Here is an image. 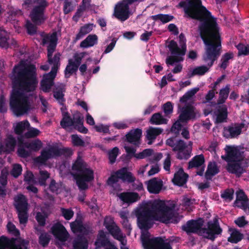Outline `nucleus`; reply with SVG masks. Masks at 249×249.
Listing matches in <instances>:
<instances>
[{"label": "nucleus", "instance_id": "1", "mask_svg": "<svg viewBox=\"0 0 249 249\" xmlns=\"http://www.w3.org/2000/svg\"><path fill=\"white\" fill-rule=\"evenodd\" d=\"M11 77L13 89L10 99V106L17 116L27 113L30 109L28 97L24 93L36 89L37 84L35 65L28 64L23 68L16 65Z\"/></svg>", "mask_w": 249, "mask_h": 249}, {"label": "nucleus", "instance_id": "2", "mask_svg": "<svg viewBox=\"0 0 249 249\" xmlns=\"http://www.w3.org/2000/svg\"><path fill=\"white\" fill-rule=\"evenodd\" d=\"M198 20L200 36L205 45L202 59L212 66L221 53V37L217 19L214 17H188Z\"/></svg>", "mask_w": 249, "mask_h": 249}, {"label": "nucleus", "instance_id": "3", "mask_svg": "<svg viewBox=\"0 0 249 249\" xmlns=\"http://www.w3.org/2000/svg\"><path fill=\"white\" fill-rule=\"evenodd\" d=\"M135 214L142 231L141 239L144 249H156V237L150 238L148 231L156 220V199L142 202L135 209Z\"/></svg>", "mask_w": 249, "mask_h": 249}, {"label": "nucleus", "instance_id": "4", "mask_svg": "<svg viewBox=\"0 0 249 249\" xmlns=\"http://www.w3.org/2000/svg\"><path fill=\"white\" fill-rule=\"evenodd\" d=\"M57 40L56 32H53L50 36H45L42 40L43 45L49 43L47 47L48 62L50 64L53 65L50 72L44 74L40 82L41 89L45 92H50L54 85L53 81L60 66V53H55L53 57V54L56 49Z\"/></svg>", "mask_w": 249, "mask_h": 249}, {"label": "nucleus", "instance_id": "5", "mask_svg": "<svg viewBox=\"0 0 249 249\" xmlns=\"http://www.w3.org/2000/svg\"><path fill=\"white\" fill-rule=\"evenodd\" d=\"M221 158L228 162L227 171L239 177L246 172L249 163L245 159L243 153L237 147L228 146L226 150V155Z\"/></svg>", "mask_w": 249, "mask_h": 249}, {"label": "nucleus", "instance_id": "6", "mask_svg": "<svg viewBox=\"0 0 249 249\" xmlns=\"http://www.w3.org/2000/svg\"><path fill=\"white\" fill-rule=\"evenodd\" d=\"M72 169L77 173L73 175L76 183L80 190H85L88 188L86 182H90L94 179L93 171L87 168V164L80 157H78L72 166Z\"/></svg>", "mask_w": 249, "mask_h": 249}, {"label": "nucleus", "instance_id": "7", "mask_svg": "<svg viewBox=\"0 0 249 249\" xmlns=\"http://www.w3.org/2000/svg\"><path fill=\"white\" fill-rule=\"evenodd\" d=\"M183 217L175 212V206H168L164 201L157 199V221L167 224H178Z\"/></svg>", "mask_w": 249, "mask_h": 249}, {"label": "nucleus", "instance_id": "8", "mask_svg": "<svg viewBox=\"0 0 249 249\" xmlns=\"http://www.w3.org/2000/svg\"><path fill=\"white\" fill-rule=\"evenodd\" d=\"M166 144L172 147L173 151L177 152L176 158L178 159L187 160L191 157L193 144L192 142H189L188 145L183 140L172 137L166 141Z\"/></svg>", "mask_w": 249, "mask_h": 249}, {"label": "nucleus", "instance_id": "9", "mask_svg": "<svg viewBox=\"0 0 249 249\" xmlns=\"http://www.w3.org/2000/svg\"><path fill=\"white\" fill-rule=\"evenodd\" d=\"M177 7L182 8L186 16H212L211 13L202 5L201 0H181Z\"/></svg>", "mask_w": 249, "mask_h": 249}, {"label": "nucleus", "instance_id": "10", "mask_svg": "<svg viewBox=\"0 0 249 249\" xmlns=\"http://www.w3.org/2000/svg\"><path fill=\"white\" fill-rule=\"evenodd\" d=\"M14 238L9 239L5 236L0 237V249H28L29 241L21 240L18 244L15 243Z\"/></svg>", "mask_w": 249, "mask_h": 249}, {"label": "nucleus", "instance_id": "11", "mask_svg": "<svg viewBox=\"0 0 249 249\" xmlns=\"http://www.w3.org/2000/svg\"><path fill=\"white\" fill-rule=\"evenodd\" d=\"M179 43L181 48L178 46L177 42L174 40H171L168 45V48L172 54L178 55H184L186 52V39L183 33H181L178 36Z\"/></svg>", "mask_w": 249, "mask_h": 249}, {"label": "nucleus", "instance_id": "12", "mask_svg": "<svg viewBox=\"0 0 249 249\" xmlns=\"http://www.w3.org/2000/svg\"><path fill=\"white\" fill-rule=\"evenodd\" d=\"M178 107L181 111L178 116L179 120L181 121L182 123H187L190 120L196 119V108L191 104L187 103V105L182 107H181L180 105H178Z\"/></svg>", "mask_w": 249, "mask_h": 249}, {"label": "nucleus", "instance_id": "13", "mask_svg": "<svg viewBox=\"0 0 249 249\" xmlns=\"http://www.w3.org/2000/svg\"><path fill=\"white\" fill-rule=\"evenodd\" d=\"M207 227V228L202 229V233H206L208 235L207 238L211 240H214L216 237L215 235L220 234L222 232L217 218H214L213 222L209 221Z\"/></svg>", "mask_w": 249, "mask_h": 249}, {"label": "nucleus", "instance_id": "14", "mask_svg": "<svg viewBox=\"0 0 249 249\" xmlns=\"http://www.w3.org/2000/svg\"><path fill=\"white\" fill-rule=\"evenodd\" d=\"M58 154L59 147L56 145L51 146L41 151L40 155L36 158V161L44 164L49 159L58 158Z\"/></svg>", "mask_w": 249, "mask_h": 249}, {"label": "nucleus", "instance_id": "15", "mask_svg": "<svg viewBox=\"0 0 249 249\" xmlns=\"http://www.w3.org/2000/svg\"><path fill=\"white\" fill-rule=\"evenodd\" d=\"M204 224V220L202 218H198L196 220H190L186 224L181 227V229L185 231L188 235L191 233H196L198 231L202 233V226Z\"/></svg>", "mask_w": 249, "mask_h": 249}, {"label": "nucleus", "instance_id": "16", "mask_svg": "<svg viewBox=\"0 0 249 249\" xmlns=\"http://www.w3.org/2000/svg\"><path fill=\"white\" fill-rule=\"evenodd\" d=\"M51 232L56 239L61 242L66 241L69 234L65 227L60 222L54 224L51 227Z\"/></svg>", "mask_w": 249, "mask_h": 249}, {"label": "nucleus", "instance_id": "17", "mask_svg": "<svg viewBox=\"0 0 249 249\" xmlns=\"http://www.w3.org/2000/svg\"><path fill=\"white\" fill-rule=\"evenodd\" d=\"M244 125V123H241L235 124L234 126L232 125L225 126L223 128V137L227 139H232L237 137L241 133L242 129Z\"/></svg>", "mask_w": 249, "mask_h": 249}, {"label": "nucleus", "instance_id": "18", "mask_svg": "<svg viewBox=\"0 0 249 249\" xmlns=\"http://www.w3.org/2000/svg\"><path fill=\"white\" fill-rule=\"evenodd\" d=\"M142 136V130L136 128L130 130L125 135V141L130 143L139 146L141 143V138Z\"/></svg>", "mask_w": 249, "mask_h": 249}, {"label": "nucleus", "instance_id": "19", "mask_svg": "<svg viewBox=\"0 0 249 249\" xmlns=\"http://www.w3.org/2000/svg\"><path fill=\"white\" fill-rule=\"evenodd\" d=\"M214 114L216 116L215 123L221 124L226 122L228 119V111L226 105H216Z\"/></svg>", "mask_w": 249, "mask_h": 249}, {"label": "nucleus", "instance_id": "20", "mask_svg": "<svg viewBox=\"0 0 249 249\" xmlns=\"http://www.w3.org/2000/svg\"><path fill=\"white\" fill-rule=\"evenodd\" d=\"M189 175L184 172L183 169L181 167L174 174L172 179L173 183L178 186H183L186 183Z\"/></svg>", "mask_w": 249, "mask_h": 249}, {"label": "nucleus", "instance_id": "21", "mask_svg": "<svg viewBox=\"0 0 249 249\" xmlns=\"http://www.w3.org/2000/svg\"><path fill=\"white\" fill-rule=\"evenodd\" d=\"M13 205L17 211L28 210L27 199L25 196L21 194L14 196Z\"/></svg>", "mask_w": 249, "mask_h": 249}, {"label": "nucleus", "instance_id": "22", "mask_svg": "<svg viewBox=\"0 0 249 249\" xmlns=\"http://www.w3.org/2000/svg\"><path fill=\"white\" fill-rule=\"evenodd\" d=\"M117 173L119 175L120 179L124 182L131 183L136 180L135 177L128 171L127 167H124L119 169L117 171Z\"/></svg>", "mask_w": 249, "mask_h": 249}, {"label": "nucleus", "instance_id": "23", "mask_svg": "<svg viewBox=\"0 0 249 249\" xmlns=\"http://www.w3.org/2000/svg\"><path fill=\"white\" fill-rule=\"evenodd\" d=\"M107 228L114 239L119 241L122 245H125L126 241L124 242V237L118 226L109 225L107 226Z\"/></svg>", "mask_w": 249, "mask_h": 249}, {"label": "nucleus", "instance_id": "24", "mask_svg": "<svg viewBox=\"0 0 249 249\" xmlns=\"http://www.w3.org/2000/svg\"><path fill=\"white\" fill-rule=\"evenodd\" d=\"M119 198L124 203L130 204L137 201L140 197L137 193L124 192L120 194Z\"/></svg>", "mask_w": 249, "mask_h": 249}, {"label": "nucleus", "instance_id": "25", "mask_svg": "<svg viewBox=\"0 0 249 249\" xmlns=\"http://www.w3.org/2000/svg\"><path fill=\"white\" fill-rule=\"evenodd\" d=\"M111 242L107 238L105 232L100 230L97 235V237L95 242V245L96 249H99L101 247H106Z\"/></svg>", "mask_w": 249, "mask_h": 249}, {"label": "nucleus", "instance_id": "26", "mask_svg": "<svg viewBox=\"0 0 249 249\" xmlns=\"http://www.w3.org/2000/svg\"><path fill=\"white\" fill-rule=\"evenodd\" d=\"M219 169L215 162H209L205 173V178L207 180H211L213 176L219 172Z\"/></svg>", "mask_w": 249, "mask_h": 249}, {"label": "nucleus", "instance_id": "27", "mask_svg": "<svg viewBox=\"0 0 249 249\" xmlns=\"http://www.w3.org/2000/svg\"><path fill=\"white\" fill-rule=\"evenodd\" d=\"M37 4L33 8L29 16H43L44 11L48 5V2L46 0H39Z\"/></svg>", "mask_w": 249, "mask_h": 249}, {"label": "nucleus", "instance_id": "28", "mask_svg": "<svg viewBox=\"0 0 249 249\" xmlns=\"http://www.w3.org/2000/svg\"><path fill=\"white\" fill-rule=\"evenodd\" d=\"M205 159L203 155L200 154L194 157L188 163V169L199 168L204 164Z\"/></svg>", "mask_w": 249, "mask_h": 249}, {"label": "nucleus", "instance_id": "29", "mask_svg": "<svg viewBox=\"0 0 249 249\" xmlns=\"http://www.w3.org/2000/svg\"><path fill=\"white\" fill-rule=\"evenodd\" d=\"M70 227L74 233L83 232L87 234L88 232L86 227L83 224L81 218H77L74 221L71 223Z\"/></svg>", "mask_w": 249, "mask_h": 249}, {"label": "nucleus", "instance_id": "30", "mask_svg": "<svg viewBox=\"0 0 249 249\" xmlns=\"http://www.w3.org/2000/svg\"><path fill=\"white\" fill-rule=\"evenodd\" d=\"M230 92V85L227 84L224 88H222L219 92V97L217 100L216 105H224L227 99Z\"/></svg>", "mask_w": 249, "mask_h": 249}, {"label": "nucleus", "instance_id": "31", "mask_svg": "<svg viewBox=\"0 0 249 249\" xmlns=\"http://www.w3.org/2000/svg\"><path fill=\"white\" fill-rule=\"evenodd\" d=\"M234 58V54L231 52L225 53L221 56L220 63L218 66L222 69L225 70L230 64V60H232Z\"/></svg>", "mask_w": 249, "mask_h": 249}, {"label": "nucleus", "instance_id": "32", "mask_svg": "<svg viewBox=\"0 0 249 249\" xmlns=\"http://www.w3.org/2000/svg\"><path fill=\"white\" fill-rule=\"evenodd\" d=\"M98 37L96 35H89L80 43V47L84 48L92 47L97 44Z\"/></svg>", "mask_w": 249, "mask_h": 249}, {"label": "nucleus", "instance_id": "33", "mask_svg": "<svg viewBox=\"0 0 249 249\" xmlns=\"http://www.w3.org/2000/svg\"><path fill=\"white\" fill-rule=\"evenodd\" d=\"M73 249H88L87 240L83 237H79L73 242Z\"/></svg>", "mask_w": 249, "mask_h": 249}, {"label": "nucleus", "instance_id": "34", "mask_svg": "<svg viewBox=\"0 0 249 249\" xmlns=\"http://www.w3.org/2000/svg\"><path fill=\"white\" fill-rule=\"evenodd\" d=\"M36 230L40 232L38 237V242L39 244L43 247L47 246L51 240L50 235L47 232L39 230L37 228H36Z\"/></svg>", "mask_w": 249, "mask_h": 249}, {"label": "nucleus", "instance_id": "35", "mask_svg": "<svg viewBox=\"0 0 249 249\" xmlns=\"http://www.w3.org/2000/svg\"><path fill=\"white\" fill-rule=\"evenodd\" d=\"M199 88H195L187 91L182 97L180 98L179 102L181 103L187 105V101L194 96L199 90Z\"/></svg>", "mask_w": 249, "mask_h": 249}, {"label": "nucleus", "instance_id": "36", "mask_svg": "<svg viewBox=\"0 0 249 249\" xmlns=\"http://www.w3.org/2000/svg\"><path fill=\"white\" fill-rule=\"evenodd\" d=\"M8 39L9 37L8 33L0 27V46L6 49L9 48Z\"/></svg>", "mask_w": 249, "mask_h": 249}, {"label": "nucleus", "instance_id": "37", "mask_svg": "<svg viewBox=\"0 0 249 249\" xmlns=\"http://www.w3.org/2000/svg\"><path fill=\"white\" fill-rule=\"evenodd\" d=\"M42 143L41 141L36 140L31 142H26L24 146L31 151H38L42 147Z\"/></svg>", "mask_w": 249, "mask_h": 249}, {"label": "nucleus", "instance_id": "38", "mask_svg": "<svg viewBox=\"0 0 249 249\" xmlns=\"http://www.w3.org/2000/svg\"><path fill=\"white\" fill-rule=\"evenodd\" d=\"M93 29V24H86L80 28L79 32L76 35L75 40H78L84 36L89 33Z\"/></svg>", "mask_w": 249, "mask_h": 249}, {"label": "nucleus", "instance_id": "39", "mask_svg": "<svg viewBox=\"0 0 249 249\" xmlns=\"http://www.w3.org/2000/svg\"><path fill=\"white\" fill-rule=\"evenodd\" d=\"M243 236L242 233L235 229L231 233L230 236L228 237V241L231 243L236 244L242 240L243 238Z\"/></svg>", "mask_w": 249, "mask_h": 249}, {"label": "nucleus", "instance_id": "40", "mask_svg": "<svg viewBox=\"0 0 249 249\" xmlns=\"http://www.w3.org/2000/svg\"><path fill=\"white\" fill-rule=\"evenodd\" d=\"M60 125L63 128L74 126L73 120L70 116L68 112H66L63 114V117L60 122Z\"/></svg>", "mask_w": 249, "mask_h": 249}, {"label": "nucleus", "instance_id": "41", "mask_svg": "<svg viewBox=\"0 0 249 249\" xmlns=\"http://www.w3.org/2000/svg\"><path fill=\"white\" fill-rule=\"evenodd\" d=\"M30 126V124L27 120L18 123L14 129L15 132L17 135H22L26 128Z\"/></svg>", "mask_w": 249, "mask_h": 249}, {"label": "nucleus", "instance_id": "42", "mask_svg": "<svg viewBox=\"0 0 249 249\" xmlns=\"http://www.w3.org/2000/svg\"><path fill=\"white\" fill-rule=\"evenodd\" d=\"M165 237H157V249H172L169 242L165 241Z\"/></svg>", "mask_w": 249, "mask_h": 249}, {"label": "nucleus", "instance_id": "43", "mask_svg": "<svg viewBox=\"0 0 249 249\" xmlns=\"http://www.w3.org/2000/svg\"><path fill=\"white\" fill-rule=\"evenodd\" d=\"M17 144L16 139L12 135H9L6 140L5 146L9 152L14 151Z\"/></svg>", "mask_w": 249, "mask_h": 249}, {"label": "nucleus", "instance_id": "44", "mask_svg": "<svg viewBox=\"0 0 249 249\" xmlns=\"http://www.w3.org/2000/svg\"><path fill=\"white\" fill-rule=\"evenodd\" d=\"M71 61L68 60V64H67L65 70V76L66 78H69L73 73H75L78 68L75 65H73Z\"/></svg>", "mask_w": 249, "mask_h": 249}, {"label": "nucleus", "instance_id": "45", "mask_svg": "<svg viewBox=\"0 0 249 249\" xmlns=\"http://www.w3.org/2000/svg\"><path fill=\"white\" fill-rule=\"evenodd\" d=\"M205 63L207 64V66L202 65L195 68L193 71L192 74L194 75H203L206 72L208 71L210 68H211L212 66H209L207 63Z\"/></svg>", "mask_w": 249, "mask_h": 249}, {"label": "nucleus", "instance_id": "46", "mask_svg": "<svg viewBox=\"0 0 249 249\" xmlns=\"http://www.w3.org/2000/svg\"><path fill=\"white\" fill-rule=\"evenodd\" d=\"M238 50V56H246L249 55V45H244L242 43H239L236 46Z\"/></svg>", "mask_w": 249, "mask_h": 249}, {"label": "nucleus", "instance_id": "47", "mask_svg": "<svg viewBox=\"0 0 249 249\" xmlns=\"http://www.w3.org/2000/svg\"><path fill=\"white\" fill-rule=\"evenodd\" d=\"M89 11H90L91 12L90 13L91 14L97 13V12H96L95 10H93V11L92 10L90 6H89L87 4L81 3V4H80L78 7L77 11L74 16H80L83 14L84 12Z\"/></svg>", "mask_w": 249, "mask_h": 249}, {"label": "nucleus", "instance_id": "48", "mask_svg": "<svg viewBox=\"0 0 249 249\" xmlns=\"http://www.w3.org/2000/svg\"><path fill=\"white\" fill-rule=\"evenodd\" d=\"M183 55H178L176 54H173V55L168 56L166 59V63L168 66L173 65L175 63H178L183 60L182 57Z\"/></svg>", "mask_w": 249, "mask_h": 249}, {"label": "nucleus", "instance_id": "49", "mask_svg": "<svg viewBox=\"0 0 249 249\" xmlns=\"http://www.w3.org/2000/svg\"><path fill=\"white\" fill-rule=\"evenodd\" d=\"M28 210H24L17 211L19 223L21 224H25L27 223L28 220Z\"/></svg>", "mask_w": 249, "mask_h": 249}, {"label": "nucleus", "instance_id": "50", "mask_svg": "<svg viewBox=\"0 0 249 249\" xmlns=\"http://www.w3.org/2000/svg\"><path fill=\"white\" fill-rule=\"evenodd\" d=\"M234 190L232 189H226L221 194V198L227 202L231 201L233 198Z\"/></svg>", "mask_w": 249, "mask_h": 249}, {"label": "nucleus", "instance_id": "51", "mask_svg": "<svg viewBox=\"0 0 249 249\" xmlns=\"http://www.w3.org/2000/svg\"><path fill=\"white\" fill-rule=\"evenodd\" d=\"M195 199L185 197L183 198L182 205L188 212H190L193 211V205L195 203Z\"/></svg>", "mask_w": 249, "mask_h": 249}, {"label": "nucleus", "instance_id": "52", "mask_svg": "<svg viewBox=\"0 0 249 249\" xmlns=\"http://www.w3.org/2000/svg\"><path fill=\"white\" fill-rule=\"evenodd\" d=\"M25 28L27 33L30 35H34L36 33V25L33 24L30 20H26Z\"/></svg>", "mask_w": 249, "mask_h": 249}, {"label": "nucleus", "instance_id": "53", "mask_svg": "<svg viewBox=\"0 0 249 249\" xmlns=\"http://www.w3.org/2000/svg\"><path fill=\"white\" fill-rule=\"evenodd\" d=\"M146 138L149 141L148 144H151L152 141L156 139V127H149L146 131Z\"/></svg>", "mask_w": 249, "mask_h": 249}, {"label": "nucleus", "instance_id": "54", "mask_svg": "<svg viewBox=\"0 0 249 249\" xmlns=\"http://www.w3.org/2000/svg\"><path fill=\"white\" fill-rule=\"evenodd\" d=\"M61 215L66 220H70L74 215V212L71 209L61 208L60 209Z\"/></svg>", "mask_w": 249, "mask_h": 249}, {"label": "nucleus", "instance_id": "55", "mask_svg": "<svg viewBox=\"0 0 249 249\" xmlns=\"http://www.w3.org/2000/svg\"><path fill=\"white\" fill-rule=\"evenodd\" d=\"M119 149L117 147H115L108 153V159L111 164L114 163L119 154Z\"/></svg>", "mask_w": 249, "mask_h": 249}, {"label": "nucleus", "instance_id": "56", "mask_svg": "<svg viewBox=\"0 0 249 249\" xmlns=\"http://www.w3.org/2000/svg\"><path fill=\"white\" fill-rule=\"evenodd\" d=\"M7 229L8 232L13 235L18 237L20 235L19 230L17 229L16 226L11 222H9L7 225Z\"/></svg>", "mask_w": 249, "mask_h": 249}, {"label": "nucleus", "instance_id": "57", "mask_svg": "<svg viewBox=\"0 0 249 249\" xmlns=\"http://www.w3.org/2000/svg\"><path fill=\"white\" fill-rule=\"evenodd\" d=\"M181 121L179 120V118H178V120L173 124L171 128V132L174 133L176 137L177 135H179V132L181 129L182 127V125L181 124Z\"/></svg>", "mask_w": 249, "mask_h": 249}, {"label": "nucleus", "instance_id": "58", "mask_svg": "<svg viewBox=\"0 0 249 249\" xmlns=\"http://www.w3.org/2000/svg\"><path fill=\"white\" fill-rule=\"evenodd\" d=\"M86 53L85 52L81 53L80 54L76 53L73 56L74 61L72 59H69V61H71L72 63H73V65L76 66L78 68L81 63L82 59L84 57Z\"/></svg>", "mask_w": 249, "mask_h": 249}, {"label": "nucleus", "instance_id": "59", "mask_svg": "<svg viewBox=\"0 0 249 249\" xmlns=\"http://www.w3.org/2000/svg\"><path fill=\"white\" fill-rule=\"evenodd\" d=\"M40 177L38 179V182L41 186H45L46 180L50 177V174L47 171H40Z\"/></svg>", "mask_w": 249, "mask_h": 249}, {"label": "nucleus", "instance_id": "60", "mask_svg": "<svg viewBox=\"0 0 249 249\" xmlns=\"http://www.w3.org/2000/svg\"><path fill=\"white\" fill-rule=\"evenodd\" d=\"M22 171L21 165L19 164H15L11 171V174L14 178H17L21 174Z\"/></svg>", "mask_w": 249, "mask_h": 249}, {"label": "nucleus", "instance_id": "61", "mask_svg": "<svg viewBox=\"0 0 249 249\" xmlns=\"http://www.w3.org/2000/svg\"><path fill=\"white\" fill-rule=\"evenodd\" d=\"M25 148H26V147L24 145L18 146L17 153L19 157L26 158L30 156V151L26 150Z\"/></svg>", "mask_w": 249, "mask_h": 249}, {"label": "nucleus", "instance_id": "62", "mask_svg": "<svg viewBox=\"0 0 249 249\" xmlns=\"http://www.w3.org/2000/svg\"><path fill=\"white\" fill-rule=\"evenodd\" d=\"M73 154V151L71 148L69 147H59L58 157L62 156L65 157H70Z\"/></svg>", "mask_w": 249, "mask_h": 249}, {"label": "nucleus", "instance_id": "63", "mask_svg": "<svg viewBox=\"0 0 249 249\" xmlns=\"http://www.w3.org/2000/svg\"><path fill=\"white\" fill-rule=\"evenodd\" d=\"M71 141L73 145L76 146H84V141L81 139L77 135L73 134L71 136Z\"/></svg>", "mask_w": 249, "mask_h": 249}, {"label": "nucleus", "instance_id": "64", "mask_svg": "<svg viewBox=\"0 0 249 249\" xmlns=\"http://www.w3.org/2000/svg\"><path fill=\"white\" fill-rule=\"evenodd\" d=\"M120 179L119 175L117 173V171L111 174V176L108 178L107 183L109 186H112L116 183Z\"/></svg>", "mask_w": 249, "mask_h": 249}]
</instances>
